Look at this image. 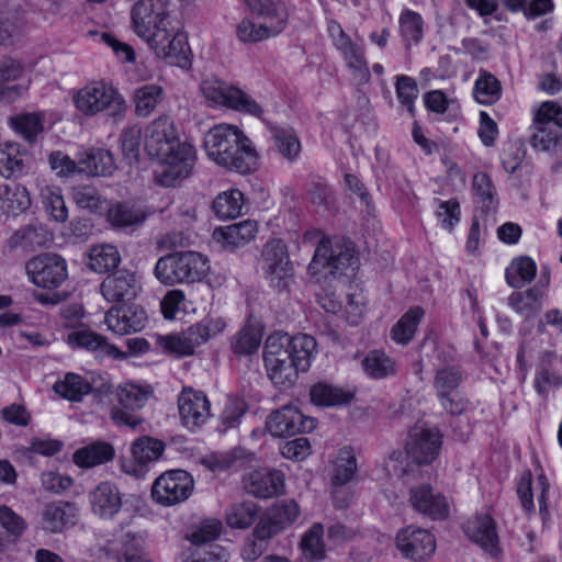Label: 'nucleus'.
<instances>
[{
  "label": "nucleus",
  "instance_id": "nucleus-1",
  "mask_svg": "<svg viewBox=\"0 0 562 562\" xmlns=\"http://www.w3.org/2000/svg\"><path fill=\"white\" fill-rule=\"evenodd\" d=\"M135 33L159 59L186 68L190 65V47L184 33L170 18L167 0H139L133 8Z\"/></svg>",
  "mask_w": 562,
  "mask_h": 562
},
{
  "label": "nucleus",
  "instance_id": "nucleus-2",
  "mask_svg": "<svg viewBox=\"0 0 562 562\" xmlns=\"http://www.w3.org/2000/svg\"><path fill=\"white\" fill-rule=\"evenodd\" d=\"M143 140L147 155L158 162L155 179L159 184L175 187L191 175L196 160L195 148L180 139L168 115L149 122L143 131Z\"/></svg>",
  "mask_w": 562,
  "mask_h": 562
},
{
  "label": "nucleus",
  "instance_id": "nucleus-3",
  "mask_svg": "<svg viewBox=\"0 0 562 562\" xmlns=\"http://www.w3.org/2000/svg\"><path fill=\"white\" fill-rule=\"evenodd\" d=\"M316 353V340L310 335L290 337L284 333H273L268 336L263 349L268 378L276 385L291 386L300 372L310 369Z\"/></svg>",
  "mask_w": 562,
  "mask_h": 562
},
{
  "label": "nucleus",
  "instance_id": "nucleus-4",
  "mask_svg": "<svg viewBox=\"0 0 562 562\" xmlns=\"http://www.w3.org/2000/svg\"><path fill=\"white\" fill-rule=\"evenodd\" d=\"M75 108L86 116L101 112L114 119H122L127 110L124 97L112 85L93 81L76 90L72 94Z\"/></svg>",
  "mask_w": 562,
  "mask_h": 562
},
{
  "label": "nucleus",
  "instance_id": "nucleus-5",
  "mask_svg": "<svg viewBox=\"0 0 562 562\" xmlns=\"http://www.w3.org/2000/svg\"><path fill=\"white\" fill-rule=\"evenodd\" d=\"M200 92L207 106L226 108L256 119H262L265 115L263 106L255 98L216 77L203 79Z\"/></svg>",
  "mask_w": 562,
  "mask_h": 562
},
{
  "label": "nucleus",
  "instance_id": "nucleus-6",
  "mask_svg": "<svg viewBox=\"0 0 562 562\" xmlns=\"http://www.w3.org/2000/svg\"><path fill=\"white\" fill-rule=\"evenodd\" d=\"M209 269L206 257L195 251H183L160 258L155 266V276L161 283L173 285L201 281Z\"/></svg>",
  "mask_w": 562,
  "mask_h": 562
},
{
  "label": "nucleus",
  "instance_id": "nucleus-7",
  "mask_svg": "<svg viewBox=\"0 0 562 562\" xmlns=\"http://www.w3.org/2000/svg\"><path fill=\"white\" fill-rule=\"evenodd\" d=\"M357 263L351 241L340 238H324L319 241L314 257L308 265L313 276L327 277L340 274Z\"/></svg>",
  "mask_w": 562,
  "mask_h": 562
},
{
  "label": "nucleus",
  "instance_id": "nucleus-8",
  "mask_svg": "<svg viewBox=\"0 0 562 562\" xmlns=\"http://www.w3.org/2000/svg\"><path fill=\"white\" fill-rule=\"evenodd\" d=\"M194 488L193 477L183 470H171L158 476L151 487L153 499L162 506L187 501Z\"/></svg>",
  "mask_w": 562,
  "mask_h": 562
},
{
  "label": "nucleus",
  "instance_id": "nucleus-9",
  "mask_svg": "<svg viewBox=\"0 0 562 562\" xmlns=\"http://www.w3.org/2000/svg\"><path fill=\"white\" fill-rule=\"evenodd\" d=\"M29 280L43 289L60 286L68 277L67 263L55 254H43L33 257L25 265Z\"/></svg>",
  "mask_w": 562,
  "mask_h": 562
},
{
  "label": "nucleus",
  "instance_id": "nucleus-10",
  "mask_svg": "<svg viewBox=\"0 0 562 562\" xmlns=\"http://www.w3.org/2000/svg\"><path fill=\"white\" fill-rule=\"evenodd\" d=\"M260 265L270 285L278 289L286 288L293 267L286 246L281 239H272L265 245Z\"/></svg>",
  "mask_w": 562,
  "mask_h": 562
},
{
  "label": "nucleus",
  "instance_id": "nucleus-11",
  "mask_svg": "<svg viewBox=\"0 0 562 562\" xmlns=\"http://www.w3.org/2000/svg\"><path fill=\"white\" fill-rule=\"evenodd\" d=\"M247 135L236 125L217 124L204 135L203 147L206 156L216 165H226L233 160L228 156L232 146H238Z\"/></svg>",
  "mask_w": 562,
  "mask_h": 562
},
{
  "label": "nucleus",
  "instance_id": "nucleus-12",
  "mask_svg": "<svg viewBox=\"0 0 562 562\" xmlns=\"http://www.w3.org/2000/svg\"><path fill=\"white\" fill-rule=\"evenodd\" d=\"M395 544L404 558L412 560H424L432 555L436 550L434 535L413 525L398 530Z\"/></svg>",
  "mask_w": 562,
  "mask_h": 562
},
{
  "label": "nucleus",
  "instance_id": "nucleus-13",
  "mask_svg": "<svg viewBox=\"0 0 562 562\" xmlns=\"http://www.w3.org/2000/svg\"><path fill=\"white\" fill-rule=\"evenodd\" d=\"M441 436L437 428L416 426L409 432L406 454L418 464L432 462L439 453Z\"/></svg>",
  "mask_w": 562,
  "mask_h": 562
},
{
  "label": "nucleus",
  "instance_id": "nucleus-14",
  "mask_svg": "<svg viewBox=\"0 0 562 562\" xmlns=\"http://www.w3.org/2000/svg\"><path fill=\"white\" fill-rule=\"evenodd\" d=\"M266 426L272 436L283 437L313 430L316 419L304 416L295 406L285 405L270 414Z\"/></svg>",
  "mask_w": 562,
  "mask_h": 562
},
{
  "label": "nucleus",
  "instance_id": "nucleus-15",
  "mask_svg": "<svg viewBox=\"0 0 562 562\" xmlns=\"http://www.w3.org/2000/svg\"><path fill=\"white\" fill-rule=\"evenodd\" d=\"M178 409L182 425L194 430L211 416V405L202 391L183 389L178 397Z\"/></svg>",
  "mask_w": 562,
  "mask_h": 562
},
{
  "label": "nucleus",
  "instance_id": "nucleus-16",
  "mask_svg": "<svg viewBox=\"0 0 562 562\" xmlns=\"http://www.w3.org/2000/svg\"><path fill=\"white\" fill-rule=\"evenodd\" d=\"M465 533L491 558L501 557L499 538L495 521L491 516L482 514L470 518L465 525Z\"/></svg>",
  "mask_w": 562,
  "mask_h": 562
},
{
  "label": "nucleus",
  "instance_id": "nucleus-17",
  "mask_svg": "<svg viewBox=\"0 0 562 562\" xmlns=\"http://www.w3.org/2000/svg\"><path fill=\"white\" fill-rule=\"evenodd\" d=\"M245 490L258 498H272L284 493V474L276 469L262 468L249 472L244 479Z\"/></svg>",
  "mask_w": 562,
  "mask_h": 562
},
{
  "label": "nucleus",
  "instance_id": "nucleus-18",
  "mask_svg": "<svg viewBox=\"0 0 562 562\" xmlns=\"http://www.w3.org/2000/svg\"><path fill=\"white\" fill-rule=\"evenodd\" d=\"M409 505L417 513L431 519H445L449 514V503L447 498L434 492L431 486L422 484L413 486L409 491Z\"/></svg>",
  "mask_w": 562,
  "mask_h": 562
},
{
  "label": "nucleus",
  "instance_id": "nucleus-19",
  "mask_svg": "<svg viewBox=\"0 0 562 562\" xmlns=\"http://www.w3.org/2000/svg\"><path fill=\"white\" fill-rule=\"evenodd\" d=\"M146 319L145 311L137 306L113 307L104 316L108 329L116 335L140 331Z\"/></svg>",
  "mask_w": 562,
  "mask_h": 562
},
{
  "label": "nucleus",
  "instance_id": "nucleus-20",
  "mask_svg": "<svg viewBox=\"0 0 562 562\" xmlns=\"http://www.w3.org/2000/svg\"><path fill=\"white\" fill-rule=\"evenodd\" d=\"M92 513L102 519H112L122 508V494L111 482H102L89 493Z\"/></svg>",
  "mask_w": 562,
  "mask_h": 562
},
{
  "label": "nucleus",
  "instance_id": "nucleus-21",
  "mask_svg": "<svg viewBox=\"0 0 562 562\" xmlns=\"http://www.w3.org/2000/svg\"><path fill=\"white\" fill-rule=\"evenodd\" d=\"M257 13L258 20L266 26L271 37L280 34L286 26L288 12L279 0H245Z\"/></svg>",
  "mask_w": 562,
  "mask_h": 562
},
{
  "label": "nucleus",
  "instance_id": "nucleus-22",
  "mask_svg": "<svg viewBox=\"0 0 562 562\" xmlns=\"http://www.w3.org/2000/svg\"><path fill=\"white\" fill-rule=\"evenodd\" d=\"M31 155L27 149L15 142L0 143V176L19 178L30 167Z\"/></svg>",
  "mask_w": 562,
  "mask_h": 562
},
{
  "label": "nucleus",
  "instance_id": "nucleus-23",
  "mask_svg": "<svg viewBox=\"0 0 562 562\" xmlns=\"http://www.w3.org/2000/svg\"><path fill=\"white\" fill-rule=\"evenodd\" d=\"M80 173L89 177H110L116 170L113 154L102 147H88L78 153Z\"/></svg>",
  "mask_w": 562,
  "mask_h": 562
},
{
  "label": "nucleus",
  "instance_id": "nucleus-24",
  "mask_svg": "<svg viewBox=\"0 0 562 562\" xmlns=\"http://www.w3.org/2000/svg\"><path fill=\"white\" fill-rule=\"evenodd\" d=\"M138 289L136 276L126 270L106 277L100 286L103 297L109 302L130 301L136 296Z\"/></svg>",
  "mask_w": 562,
  "mask_h": 562
},
{
  "label": "nucleus",
  "instance_id": "nucleus-25",
  "mask_svg": "<svg viewBox=\"0 0 562 562\" xmlns=\"http://www.w3.org/2000/svg\"><path fill=\"white\" fill-rule=\"evenodd\" d=\"M66 342L71 348H81L88 351L102 350L114 359H126L127 353L111 345L100 334L81 328L67 335Z\"/></svg>",
  "mask_w": 562,
  "mask_h": 562
},
{
  "label": "nucleus",
  "instance_id": "nucleus-26",
  "mask_svg": "<svg viewBox=\"0 0 562 562\" xmlns=\"http://www.w3.org/2000/svg\"><path fill=\"white\" fill-rule=\"evenodd\" d=\"M228 156L233 161L226 165H220L227 170L247 175L254 172L259 167V153L248 136L241 137V140L238 142V146H232Z\"/></svg>",
  "mask_w": 562,
  "mask_h": 562
},
{
  "label": "nucleus",
  "instance_id": "nucleus-27",
  "mask_svg": "<svg viewBox=\"0 0 562 562\" xmlns=\"http://www.w3.org/2000/svg\"><path fill=\"white\" fill-rule=\"evenodd\" d=\"M258 233V224L247 220L216 228L213 238L224 247H239L251 241Z\"/></svg>",
  "mask_w": 562,
  "mask_h": 562
},
{
  "label": "nucleus",
  "instance_id": "nucleus-28",
  "mask_svg": "<svg viewBox=\"0 0 562 562\" xmlns=\"http://www.w3.org/2000/svg\"><path fill=\"white\" fill-rule=\"evenodd\" d=\"M310 396L311 402L317 406L335 407L349 404L355 394L350 390L325 382H318L312 386Z\"/></svg>",
  "mask_w": 562,
  "mask_h": 562
},
{
  "label": "nucleus",
  "instance_id": "nucleus-29",
  "mask_svg": "<svg viewBox=\"0 0 562 562\" xmlns=\"http://www.w3.org/2000/svg\"><path fill=\"white\" fill-rule=\"evenodd\" d=\"M263 327L260 322L249 318L232 339V349L240 356L256 352L261 344Z\"/></svg>",
  "mask_w": 562,
  "mask_h": 562
},
{
  "label": "nucleus",
  "instance_id": "nucleus-30",
  "mask_svg": "<svg viewBox=\"0 0 562 562\" xmlns=\"http://www.w3.org/2000/svg\"><path fill=\"white\" fill-rule=\"evenodd\" d=\"M113 458L114 449L110 443L95 441L76 450L72 461L79 468L90 469L106 463Z\"/></svg>",
  "mask_w": 562,
  "mask_h": 562
},
{
  "label": "nucleus",
  "instance_id": "nucleus-31",
  "mask_svg": "<svg viewBox=\"0 0 562 562\" xmlns=\"http://www.w3.org/2000/svg\"><path fill=\"white\" fill-rule=\"evenodd\" d=\"M31 206L29 190L20 184H0V210L10 215H18Z\"/></svg>",
  "mask_w": 562,
  "mask_h": 562
},
{
  "label": "nucleus",
  "instance_id": "nucleus-32",
  "mask_svg": "<svg viewBox=\"0 0 562 562\" xmlns=\"http://www.w3.org/2000/svg\"><path fill=\"white\" fill-rule=\"evenodd\" d=\"M108 221L116 228L127 229L142 225L147 214L145 210L138 205L130 203H116L108 210Z\"/></svg>",
  "mask_w": 562,
  "mask_h": 562
},
{
  "label": "nucleus",
  "instance_id": "nucleus-33",
  "mask_svg": "<svg viewBox=\"0 0 562 562\" xmlns=\"http://www.w3.org/2000/svg\"><path fill=\"white\" fill-rule=\"evenodd\" d=\"M76 509L68 503L47 504L42 513V527L50 532H60L74 524Z\"/></svg>",
  "mask_w": 562,
  "mask_h": 562
},
{
  "label": "nucleus",
  "instance_id": "nucleus-34",
  "mask_svg": "<svg viewBox=\"0 0 562 562\" xmlns=\"http://www.w3.org/2000/svg\"><path fill=\"white\" fill-rule=\"evenodd\" d=\"M53 390L67 401L80 402L92 391V384L87 378L68 372L54 383Z\"/></svg>",
  "mask_w": 562,
  "mask_h": 562
},
{
  "label": "nucleus",
  "instance_id": "nucleus-35",
  "mask_svg": "<svg viewBox=\"0 0 562 562\" xmlns=\"http://www.w3.org/2000/svg\"><path fill=\"white\" fill-rule=\"evenodd\" d=\"M41 203L49 215L56 222H65L68 218V209L65 204L61 189L57 186L47 184L44 181L37 183Z\"/></svg>",
  "mask_w": 562,
  "mask_h": 562
},
{
  "label": "nucleus",
  "instance_id": "nucleus-36",
  "mask_svg": "<svg viewBox=\"0 0 562 562\" xmlns=\"http://www.w3.org/2000/svg\"><path fill=\"white\" fill-rule=\"evenodd\" d=\"M357 472V459L352 448L344 447L338 450L331 461L330 481L335 486L350 482Z\"/></svg>",
  "mask_w": 562,
  "mask_h": 562
},
{
  "label": "nucleus",
  "instance_id": "nucleus-37",
  "mask_svg": "<svg viewBox=\"0 0 562 562\" xmlns=\"http://www.w3.org/2000/svg\"><path fill=\"white\" fill-rule=\"evenodd\" d=\"M543 292L537 288L514 292L508 297L509 306L525 318H533L542 308Z\"/></svg>",
  "mask_w": 562,
  "mask_h": 562
},
{
  "label": "nucleus",
  "instance_id": "nucleus-38",
  "mask_svg": "<svg viewBox=\"0 0 562 562\" xmlns=\"http://www.w3.org/2000/svg\"><path fill=\"white\" fill-rule=\"evenodd\" d=\"M164 89L158 85H145L137 88L133 94L135 113L137 116L150 115L164 99Z\"/></svg>",
  "mask_w": 562,
  "mask_h": 562
},
{
  "label": "nucleus",
  "instance_id": "nucleus-39",
  "mask_svg": "<svg viewBox=\"0 0 562 562\" xmlns=\"http://www.w3.org/2000/svg\"><path fill=\"white\" fill-rule=\"evenodd\" d=\"M424 314V310L419 306L409 308L392 327L390 333L392 340L400 345L408 344L413 339Z\"/></svg>",
  "mask_w": 562,
  "mask_h": 562
},
{
  "label": "nucleus",
  "instance_id": "nucleus-40",
  "mask_svg": "<svg viewBox=\"0 0 562 562\" xmlns=\"http://www.w3.org/2000/svg\"><path fill=\"white\" fill-rule=\"evenodd\" d=\"M300 548L308 561H321L325 558L324 526L314 522L302 536Z\"/></svg>",
  "mask_w": 562,
  "mask_h": 562
},
{
  "label": "nucleus",
  "instance_id": "nucleus-41",
  "mask_svg": "<svg viewBox=\"0 0 562 562\" xmlns=\"http://www.w3.org/2000/svg\"><path fill=\"white\" fill-rule=\"evenodd\" d=\"M270 131L280 155L289 161L295 160L301 151V143L295 131L289 126H273Z\"/></svg>",
  "mask_w": 562,
  "mask_h": 562
},
{
  "label": "nucleus",
  "instance_id": "nucleus-42",
  "mask_svg": "<svg viewBox=\"0 0 562 562\" xmlns=\"http://www.w3.org/2000/svg\"><path fill=\"white\" fill-rule=\"evenodd\" d=\"M473 94L479 103L491 105L502 95L501 82L491 72L482 70L474 82Z\"/></svg>",
  "mask_w": 562,
  "mask_h": 562
},
{
  "label": "nucleus",
  "instance_id": "nucleus-43",
  "mask_svg": "<svg viewBox=\"0 0 562 562\" xmlns=\"http://www.w3.org/2000/svg\"><path fill=\"white\" fill-rule=\"evenodd\" d=\"M351 71L352 77L359 83H367L370 80V69L366 59L364 49L360 43H356L346 50L339 53Z\"/></svg>",
  "mask_w": 562,
  "mask_h": 562
},
{
  "label": "nucleus",
  "instance_id": "nucleus-44",
  "mask_svg": "<svg viewBox=\"0 0 562 562\" xmlns=\"http://www.w3.org/2000/svg\"><path fill=\"white\" fill-rule=\"evenodd\" d=\"M351 71L352 77L359 83H367L370 80V69L366 59L364 49L360 43H356L346 50L339 53Z\"/></svg>",
  "mask_w": 562,
  "mask_h": 562
},
{
  "label": "nucleus",
  "instance_id": "nucleus-45",
  "mask_svg": "<svg viewBox=\"0 0 562 562\" xmlns=\"http://www.w3.org/2000/svg\"><path fill=\"white\" fill-rule=\"evenodd\" d=\"M351 71L352 77L359 83H367L370 80V69L366 59L364 49L360 43H356L346 50L339 53Z\"/></svg>",
  "mask_w": 562,
  "mask_h": 562
},
{
  "label": "nucleus",
  "instance_id": "nucleus-46",
  "mask_svg": "<svg viewBox=\"0 0 562 562\" xmlns=\"http://www.w3.org/2000/svg\"><path fill=\"white\" fill-rule=\"evenodd\" d=\"M364 372L372 379H383L396 371L395 361L384 351L372 350L362 360Z\"/></svg>",
  "mask_w": 562,
  "mask_h": 562
},
{
  "label": "nucleus",
  "instance_id": "nucleus-47",
  "mask_svg": "<svg viewBox=\"0 0 562 562\" xmlns=\"http://www.w3.org/2000/svg\"><path fill=\"white\" fill-rule=\"evenodd\" d=\"M120 262V252L113 245H97L90 249L89 267L98 273H104L114 269Z\"/></svg>",
  "mask_w": 562,
  "mask_h": 562
},
{
  "label": "nucleus",
  "instance_id": "nucleus-48",
  "mask_svg": "<svg viewBox=\"0 0 562 562\" xmlns=\"http://www.w3.org/2000/svg\"><path fill=\"white\" fill-rule=\"evenodd\" d=\"M243 205L244 194L237 189H231L215 198L213 210L220 218H235L240 215Z\"/></svg>",
  "mask_w": 562,
  "mask_h": 562
},
{
  "label": "nucleus",
  "instance_id": "nucleus-49",
  "mask_svg": "<svg viewBox=\"0 0 562 562\" xmlns=\"http://www.w3.org/2000/svg\"><path fill=\"white\" fill-rule=\"evenodd\" d=\"M159 342L162 348L178 356L192 355L194 349L200 346L191 326L180 334L160 337Z\"/></svg>",
  "mask_w": 562,
  "mask_h": 562
},
{
  "label": "nucleus",
  "instance_id": "nucleus-50",
  "mask_svg": "<svg viewBox=\"0 0 562 562\" xmlns=\"http://www.w3.org/2000/svg\"><path fill=\"white\" fill-rule=\"evenodd\" d=\"M300 515V507L297 503L293 499L282 501L276 504L269 512L268 518L270 520V525H266L267 527H271L272 535L284 528L288 525H291L296 520Z\"/></svg>",
  "mask_w": 562,
  "mask_h": 562
},
{
  "label": "nucleus",
  "instance_id": "nucleus-51",
  "mask_svg": "<svg viewBox=\"0 0 562 562\" xmlns=\"http://www.w3.org/2000/svg\"><path fill=\"white\" fill-rule=\"evenodd\" d=\"M536 272L535 261L528 257H521L513 260L506 269V281L513 288H521L533 280Z\"/></svg>",
  "mask_w": 562,
  "mask_h": 562
},
{
  "label": "nucleus",
  "instance_id": "nucleus-52",
  "mask_svg": "<svg viewBox=\"0 0 562 562\" xmlns=\"http://www.w3.org/2000/svg\"><path fill=\"white\" fill-rule=\"evenodd\" d=\"M258 515V506L254 502L233 504L226 512L228 526L237 529H246L252 525Z\"/></svg>",
  "mask_w": 562,
  "mask_h": 562
},
{
  "label": "nucleus",
  "instance_id": "nucleus-53",
  "mask_svg": "<svg viewBox=\"0 0 562 562\" xmlns=\"http://www.w3.org/2000/svg\"><path fill=\"white\" fill-rule=\"evenodd\" d=\"M148 386H140L134 383H125L117 389L119 402L128 409L142 408L150 396Z\"/></svg>",
  "mask_w": 562,
  "mask_h": 562
},
{
  "label": "nucleus",
  "instance_id": "nucleus-54",
  "mask_svg": "<svg viewBox=\"0 0 562 562\" xmlns=\"http://www.w3.org/2000/svg\"><path fill=\"white\" fill-rule=\"evenodd\" d=\"M221 520L209 518L188 530L186 533V539L195 546H201L217 539L221 535Z\"/></svg>",
  "mask_w": 562,
  "mask_h": 562
},
{
  "label": "nucleus",
  "instance_id": "nucleus-55",
  "mask_svg": "<svg viewBox=\"0 0 562 562\" xmlns=\"http://www.w3.org/2000/svg\"><path fill=\"white\" fill-rule=\"evenodd\" d=\"M71 196L74 202L80 209L90 212H101L106 206V201L102 199L98 190L90 186H77L72 188Z\"/></svg>",
  "mask_w": 562,
  "mask_h": 562
},
{
  "label": "nucleus",
  "instance_id": "nucleus-56",
  "mask_svg": "<svg viewBox=\"0 0 562 562\" xmlns=\"http://www.w3.org/2000/svg\"><path fill=\"white\" fill-rule=\"evenodd\" d=\"M164 451V443L155 438L143 437L137 439L132 447L134 460L139 464L157 460Z\"/></svg>",
  "mask_w": 562,
  "mask_h": 562
},
{
  "label": "nucleus",
  "instance_id": "nucleus-57",
  "mask_svg": "<svg viewBox=\"0 0 562 562\" xmlns=\"http://www.w3.org/2000/svg\"><path fill=\"white\" fill-rule=\"evenodd\" d=\"M536 131L531 136L530 144L533 149L540 151L554 150L561 138L562 132L550 127L549 124H535Z\"/></svg>",
  "mask_w": 562,
  "mask_h": 562
},
{
  "label": "nucleus",
  "instance_id": "nucleus-58",
  "mask_svg": "<svg viewBox=\"0 0 562 562\" xmlns=\"http://www.w3.org/2000/svg\"><path fill=\"white\" fill-rule=\"evenodd\" d=\"M272 536L271 527L260 522L254 532V539L248 540L243 550L241 557L246 561H256L266 550V541Z\"/></svg>",
  "mask_w": 562,
  "mask_h": 562
},
{
  "label": "nucleus",
  "instance_id": "nucleus-59",
  "mask_svg": "<svg viewBox=\"0 0 562 562\" xmlns=\"http://www.w3.org/2000/svg\"><path fill=\"white\" fill-rule=\"evenodd\" d=\"M142 137L143 131L137 125L127 126L121 133L120 144L122 154L130 164L138 160Z\"/></svg>",
  "mask_w": 562,
  "mask_h": 562
},
{
  "label": "nucleus",
  "instance_id": "nucleus-60",
  "mask_svg": "<svg viewBox=\"0 0 562 562\" xmlns=\"http://www.w3.org/2000/svg\"><path fill=\"white\" fill-rule=\"evenodd\" d=\"M435 215L443 229L452 232L461 220L460 204L456 199L447 201L438 200Z\"/></svg>",
  "mask_w": 562,
  "mask_h": 562
},
{
  "label": "nucleus",
  "instance_id": "nucleus-61",
  "mask_svg": "<svg viewBox=\"0 0 562 562\" xmlns=\"http://www.w3.org/2000/svg\"><path fill=\"white\" fill-rule=\"evenodd\" d=\"M227 326V322L222 316L210 315L203 318L201 322L192 325V329L196 336V339L201 345L205 344L209 339L216 337L222 334Z\"/></svg>",
  "mask_w": 562,
  "mask_h": 562
},
{
  "label": "nucleus",
  "instance_id": "nucleus-62",
  "mask_svg": "<svg viewBox=\"0 0 562 562\" xmlns=\"http://www.w3.org/2000/svg\"><path fill=\"white\" fill-rule=\"evenodd\" d=\"M472 189L482 207L490 210L496 199V191L490 176L485 172H476L473 177Z\"/></svg>",
  "mask_w": 562,
  "mask_h": 562
},
{
  "label": "nucleus",
  "instance_id": "nucleus-63",
  "mask_svg": "<svg viewBox=\"0 0 562 562\" xmlns=\"http://www.w3.org/2000/svg\"><path fill=\"white\" fill-rule=\"evenodd\" d=\"M400 27L404 40L408 43H418L423 37V19L417 12L405 10L400 16Z\"/></svg>",
  "mask_w": 562,
  "mask_h": 562
},
{
  "label": "nucleus",
  "instance_id": "nucleus-64",
  "mask_svg": "<svg viewBox=\"0 0 562 562\" xmlns=\"http://www.w3.org/2000/svg\"><path fill=\"white\" fill-rule=\"evenodd\" d=\"M367 311V297L362 290L355 289L347 294L345 316L349 324L358 325Z\"/></svg>",
  "mask_w": 562,
  "mask_h": 562
}]
</instances>
